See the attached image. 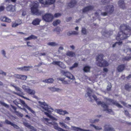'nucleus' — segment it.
<instances>
[{"label":"nucleus","instance_id":"obj_3","mask_svg":"<svg viewBox=\"0 0 131 131\" xmlns=\"http://www.w3.org/2000/svg\"><path fill=\"white\" fill-rule=\"evenodd\" d=\"M39 6L38 3L33 2L32 3V6L31 9V12L33 14L36 15H39L41 14L38 10Z\"/></svg>","mask_w":131,"mask_h":131},{"label":"nucleus","instance_id":"obj_46","mask_svg":"<svg viewBox=\"0 0 131 131\" xmlns=\"http://www.w3.org/2000/svg\"><path fill=\"white\" fill-rule=\"evenodd\" d=\"M5 9V7L3 6H0V12L3 11Z\"/></svg>","mask_w":131,"mask_h":131},{"label":"nucleus","instance_id":"obj_1","mask_svg":"<svg viewBox=\"0 0 131 131\" xmlns=\"http://www.w3.org/2000/svg\"><path fill=\"white\" fill-rule=\"evenodd\" d=\"M120 29L122 30L119 32L116 37L117 40L125 39L131 34L130 28L128 26L123 25L121 26Z\"/></svg>","mask_w":131,"mask_h":131},{"label":"nucleus","instance_id":"obj_5","mask_svg":"<svg viewBox=\"0 0 131 131\" xmlns=\"http://www.w3.org/2000/svg\"><path fill=\"white\" fill-rule=\"evenodd\" d=\"M42 18L45 21L48 22L51 21L53 18V16L50 14H46L42 16Z\"/></svg>","mask_w":131,"mask_h":131},{"label":"nucleus","instance_id":"obj_49","mask_svg":"<svg viewBox=\"0 0 131 131\" xmlns=\"http://www.w3.org/2000/svg\"><path fill=\"white\" fill-rule=\"evenodd\" d=\"M6 2H11L15 3L16 1V0H5Z\"/></svg>","mask_w":131,"mask_h":131},{"label":"nucleus","instance_id":"obj_14","mask_svg":"<svg viewBox=\"0 0 131 131\" xmlns=\"http://www.w3.org/2000/svg\"><path fill=\"white\" fill-rule=\"evenodd\" d=\"M103 56L102 54L99 55L96 58L97 64V63H101L102 62V61L104 60L103 59Z\"/></svg>","mask_w":131,"mask_h":131},{"label":"nucleus","instance_id":"obj_8","mask_svg":"<svg viewBox=\"0 0 131 131\" xmlns=\"http://www.w3.org/2000/svg\"><path fill=\"white\" fill-rule=\"evenodd\" d=\"M26 87L25 86H23V88L25 91L29 95H34L35 93V92L34 90L31 89L29 88H25L24 87Z\"/></svg>","mask_w":131,"mask_h":131},{"label":"nucleus","instance_id":"obj_25","mask_svg":"<svg viewBox=\"0 0 131 131\" xmlns=\"http://www.w3.org/2000/svg\"><path fill=\"white\" fill-rule=\"evenodd\" d=\"M93 8V7L91 6L87 7L85 8L83 10L84 12H85L88 11L92 10Z\"/></svg>","mask_w":131,"mask_h":131},{"label":"nucleus","instance_id":"obj_34","mask_svg":"<svg viewBox=\"0 0 131 131\" xmlns=\"http://www.w3.org/2000/svg\"><path fill=\"white\" fill-rule=\"evenodd\" d=\"M60 21L59 20H56L54 21H53V25L54 26H57L58 24H60Z\"/></svg>","mask_w":131,"mask_h":131},{"label":"nucleus","instance_id":"obj_20","mask_svg":"<svg viewBox=\"0 0 131 131\" xmlns=\"http://www.w3.org/2000/svg\"><path fill=\"white\" fill-rule=\"evenodd\" d=\"M40 20L38 18H36L32 22V24L34 25H36L39 24Z\"/></svg>","mask_w":131,"mask_h":131},{"label":"nucleus","instance_id":"obj_64","mask_svg":"<svg viewBox=\"0 0 131 131\" xmlns=\"http://www.w3.org/2000/svg\"><path fill=\"white\" fill-rule=\"evenodd\" d=\"M30 43V42H27V45L28 47H31L32 46L31 45H29V44Z\"/></svg>","mask_w":131,"mask_h":131},{"label":"nucleus","instance_id":"obj_48","mask_svg":"<svg viewBox=\"0 0 131 131\" xmlns=\"http://www.w3.org/2000/svg\"><path fill=\"white\" fill-rule=\"evenodd\" d=\"M54 31H56L57 32H59L60 29V27H57L54 30Z\"/></svg>","mask_w":131,"mask_h":131},{"label":"nucleus","instance_id":"obj_10","mask_svg":"<svg viewBox=\"0 0 131 131\" xmlns=\"http://www.w3.org/2000/svg\"><path fill=\"white\" fill-rule=\"evenodd\" d=\"M22 23L21 20L20 19L16 20L14 22H12V27H15L20 25Z\"/></svg>","mask_w":131,"mask_h":131},{"label":"nucleus","instance_id":"obj_30","mask_svg":"<svg viewBox=\"0 0 131 131\" xmlns=\"http://www.w3.org/2000/svg\"><path fill=\"white\" fill-rule=\"evenodd\" d=\"M78 63L75 62L72 66L70 67V70H72L74 68L77 67L78 66Z\"/></svg>","mask_w":131,"mask_h":131},{"label":"nucleus","instance_id":"obj_33","mask_svg":"<svg viewBox=\"0 0 131 131\" xmlns=\"http://www.w3.org/2000/svg\"><path fill=\"white\" fill-rule=\"evenodd\" d=\"M49 89H50L52 91L55 92L57 91L58 92L59 91H60V90L58 88H49Z\"/></svg>","mask_w":131,"mask_h":131},{"label":"nucleus","instance_id":"obj_41","mask_svg":"<svg viewBox=\"0 0 131 131\" xmlns=\"http://www.w3.org/2000/svg\"><path fill=\"white\" fill-rule=\"evenodd\" d=\"M113 104H114L116 106H117L118 107H121V105L120 104H119L117 102H116L114 101L113 102Z\"/></svg>","mask_w":131,"mask_h":131},{"label":"nucleus","instance_id":"obj_53","mask_svg":"<svg viewBox=\"0 0 131 131\" xmlns=\"http://www.w3.org/2000/svg\"><path fill=\"white\" fill-rule=\"evenodd\" d=\"M26 14V12L25 10H23L22 12V15L24 16Z\"/></svg>","mask_w":131,"mask_h":131},{"label":"nucleus","instance_id":"obj_61","mask_svg":"<svg viewBox=\"0 0 131 131\" xmlns=\"http://www.w3.org/2000/svg\"><path fill=\"white\" fill-rule=\"evenodd\" d=\"M20 96L23 97V98H24L25 99L27 100H30L28 98H27V97H25L24 96H23L22 95H20Z\"/></svg>","mask_w":131,"mask_h":131},{"label":"nucleus","instance_id":"obj_13","mask_svg":"<svg viewBox=\"0 0 131 131\" xmlns=\"http://www.w3.org/2000/svg\"><path fill=\"white\" fill-rule=\"evenodd\" d=\"M77 3L76 0H71L70 2L68 3V6L70 8H72L74 7Z\"/></svg>","mask_w":131,"mask_h":131},{"label":"nucleus","instance_id":"obj_4","mask_svg":"<svg viewBox=\"0 0 131 131\" xmlns=\"http://www.w3.org/2000/svg\"><path fill=\"white\" fill-rule=\"evenodd\" d=\"M92 97L97 102V103L98 104L101 105L104 107L105 111H107V112H112V110L111 109H108V108L107 106L105 103H102L101 101H99V99H97L96 96L95 95L93 96Z\"/></svg>","mask_w":131,"mask_h":131},{"label":"nucleus","instance_id":"obj_51","mask_svg":"<svg viewBox=\"0 0 131 131\" xmlns=\"http://www.w3.org/2000/svg\"><path fill=\"white\" fill-rule=\"evenodd\" d=\"M31 39H35L37 38V37L33 35L30 36Z\"/></svg>","mask_w":131,"mask_h":131},{"label":"nucleus","instance_id":"obj_37","mask_svg":"<svg viewBox=\"0 0 131 131\" xmlns=\"http://www.w3.org/2000/svg\"><path fill=\"white\" fill-rule=\"evenodd\" d=\"M20 79L22 80H26L27 77V76L25 75H20L19 76Z\"/></svg>","mask_w":131,"mask_h":131},{"label":"nucleus","instance_id":"obj_63","mask_svg":"<svg viewBox=\"0 0 131 131\" xmlns=\"http://www.w3.org/2000/svg\"><path fill=\"white\" fill-rule=\"evenodd\" d=\"M62 82L63 84H68V81H65L64 80Z\"/></svg>","mask_w":131,"mask_h":131},{"label":"nucleus","instance_id":"obj_19","mask_svg":"<svg viewBox=\"0 0 131 131\" xmlns=\"http://www.w3.org/2000/svg\"><path fill=\"white\" fill-rule=\"evenodd\" d=\"M58 113L60 114L64 115L66 114H68V113L66 111H63L61 109H58L57 110Z\"/></svg>","mask_w":131,"mask_h":131},{"label":"nucleus","instance_id":"obj_11","mask_svg":"<svg viewBox=\"0 0 131 131\" xmlns=\"http://www.w3.org/2000/svg\"><path fill=\"white\" fill-rule=\"evenodd\" d=\"M20 100V103H21L24 106L25 108H27L32 113L34 114L35 113V112L32 110L30 107L28 106L25 103V102L24 101L21 99Z\"/></svg>","mask_w":131,"mask_h":131},{"label":"nucleus","instance_id":"obj_15","mask_svg":"<svg viewBox=\"0 0 131 131\" xmlns=\"http://www.w3.org/2000/svg\"><path fill=\"white\" fill-rule=\"evenodd\" d=\"M1 19L2 21L7 23H10L11 21L10 19L8 18L6 16H2L1 18Z\"/></svg>","mask_w":131,"mask_h":131},{"label":"nucleus","instance_id":"obj_50","mask_svg":"<svg viewBox=\"0 0 131 131\" xmlns=\"http://www.w3.org/2000/svg\"><path fill=\"white\" fill-rule=\"evenodd\" d=\"M11 106L12 107V108L14 110L15 113L16 112V111H17V108L16 107L12 105H11Z\"/></svg>","mask_w":131,"mask_h":131},{"label":"nucleus","instance_id":"obj_58","mask_svg":"<svg viewBox=\"0 0 131 131\" xmlns=\"http://www.w3.org/2000/svg\"><path fill=\"white\" fill-rule=\"evenodd\" d=\"M111 85H109L107 86V89L108 91H110L111 88Z\"/></svg>","mask_w":131,"mask_h":131},{"label":"nucleus","instance_id":"obj_56","mask_svg":"<svg viewBox=\"0 0 131 131\" xmlns=\"http://www.w3.org/2000/svg\"><path fill=\"white\" fill-rule=\"evenodd\" d=\"M72 19V17H71L67 18L66 19V21L67 22L70 21Z\"/></svg>","mask_w":131,"mask_h":131},{"label":"nucleus","instance_id":"obj_38","mask_svg":"<svg viewBox=\"0 0 131 131\" xmlns=\"http://www.w3.org/2000/svg\"><path fill=\"white\" fill-rule=\"evenodd\" d=\"M93 126L96 130H99L102 129V128L101 127L96 126L94 125H93Z\"/></svg>","mask_w":131,"mask_h":131},{"label":"nucleus","instance_id":"obj_59","mask_svg":"<svg viewBox=\"0 0 131 131\" xmlns=\"http://www.w3.org/2000/svg\"><path fill=\"white\" fill-rule=\"evenodd\" d=\"M31 39V37L30 36H29V37H27V38H25V40H30Z\"/></svg>","mask_w":131,"mask_h":131},{"label":"nucleus","instance_id":"obj_62","mask_svg":"<svg viewBox=\"0 0 131 131\" xmlns=\"http://www.w3.org/2000/svg\"><path fill=\"white\" fill-rule=\"evenodd\" d=\"M0 74H3L5 75H6V73L5 72H4L2 71H1L0 72Z\"/></svg>","mask_w":131,"mask_h":131},{"label":"nucleus","instance_id":"obj_36","mask_svg":"<svg viewBox=\"0 0 131 131\" xmlns=\"http://www.w3.org/2000/svg\"><path fill=\"white\" fill-rule=\"evenodd\" d=\"M19 101V99H17L14 101V103L19 108H21V107H20L18 105L19 104V102H17V101Z\"/></svg>","mask_w":131,"mask_h":131},{"label":"nucleus","instance_id":"obj_9","mask_svg":"<svg viewBox=\"0 0 131 131\" xmlns=\"http://www.w3.org/2000/svg\"><path fill=\"white\" fill-rule=\"evenodd\" d=\"M109 64L106 60H104L101 63H97V65L100 67H106L108 66Z\"/></svg>","mask_w":131,"mask_h":131},{"label":"nucleus","instance_id":"obj_31","mask_svg":"<svg viewBox=\"0 0 131 131\" xmlns=\"http://www.w3.org/2000/svg\"><path fill=\"white\" fill-rule=\"evenodd\" d=\"M72 128L75 131H82V129L80 128L79 127H76L74 126H72Z\"/></svg>","mask_w":131,"mask_h":131},{"label":"nucleus","instance_id":"obj_24","mask_svg":"<svg viewBox=\"0 0 131 131\" xmlns=\"http://www.w3.org/2000/svg\"><path fill=\"white\" fill-rule=\"evenodd\" d=\"M59 124L61 127L67 129H69V127L64 123L60 122L59 123Z\"/></svg>","mask_w":131,"mask_h":131},{"label":"nucleus","instance_id":"obj_44","mask_svg":"<svg viewBox=\"0 0 131 131\" xmlns=\"http://www.w3.org/2000/svg\"><path fill=\"white\" fill-rule=\"evenodd\" d=\"M5 123L8 124L12 126V124L13 123H11L10 121H9L8 119H6L5 120Z\"/></svg>","mask_w":131,"mask_h":131},{"label":"nucleus","instance_id":"obj_17","mask_svg":"<svg viewBox=\"0 0 131 131\" xmlns=\"http://www.w3.org/2000/svg\"><path fill=\"white\" fill-rule=\"evenodd\" d=\"M66 55L68 56L71 57H75V54L74 52L70 51H68L67 52Z\"/></svg>","mask_w":131,"mask_h":131},{"label":"nucleus","instance_id":"obj_45","mask_svg":"<svg viewBox=\"0 0 131 131\" xmlns=\"http://www.w3.org/2000/svg\"><path fill=\"white\" fill-rule=\"evenodd\" d=\"M61 15V14L60 13H56L54 14V17H58Z\"/></svg>","mask_w":131,"mask_h":131},{"label":"nucleus","instance_id":"obj_2","mask_svg":"<svg viewBox=\"0 0 131 131\" xmlns=\"http://www.w3.org/2000/svg\"><path fill=\"white\" fill-rule=\"evenodd\" d=\"M41 104L43 108L44 109L45 111H46V112H44L45 114L50 119L53 120H55L56 118L50 115L51 112V111L53 109L50 108V106H48V105L45 102H41Z\"/></svg>","mask_w":131,"mask_h":131},{"label":"nucleus","instance_id":"obj_27","mask_svg":"<svg viewBox=\"0 0 131 131\" xmlns=\"http://www.w3.org/2000/svg\"><path fill=\"white\" fill-rule=\"evenodd\" d=\"M30 68V67L29 66H24L19 68V69H20L21 70L23 71H27L29 70Z\"/></svg>","mask_w":131,"mask_h":131},{"label":"nucleus","instance_id":"obj_7","mask_svg":"<svg viewBox=\"0 0 131 131\" xmlns=\"http://www.w3.org/2000/svg\"><path fill=\"white\" fill-rule=\"evenodd\" d=\"M39 2L44 5H50L53 4L55 0H39Z\"/></svg>","mask_w":131,"mask_h":131},{"label":"nucleus","instance_id":"obj_16","mask_svg":"<svg viewBox=\"0 0 131 131\" xmlns=\"http://www.w3.org/2000/svg\"><path fill=\"white\" fill-rule=\"evenodd\" d=\"M104 130L105 131H114V129L112 127L110 126L106 125L104 127Z\"/></svg>","mask_w":131,"mask_h":131},{"label":"nucleus","instance_id":"obj_22","mask_svg":"<svg viewBox=\"0 0 131 131\" xmlns=\"http://www.w3.org/2000/svg\"><path fill=\"white\" fill-rule=\"evenodd\" d=\"M51 63L54 65H57L60 67H62L61 65L63 64L62 62L60 61H53Z\"/></svg>","mask_w":131,"mask_h":131},{"label":"nucleus","instance_id":"obj_43","mask_svg":"<svg viewBox=\"0 0 131 131\" xmlns=\"http://www.w3.org/2000/svg\"><path fill=\"white\" fill-rule=\"evenodd\" d=\"M48 44V45L51 46H55L56 45L55 43L53 42H49Z\"/></svg>","mask_w":131,"mask_h":131},{"label":"nucleus","instance_id":"obj_23","mask_svg":"<svg viewBox=\"0 0 131 131\" xmlns=\"http://www.w3.org/2000/svg\"><path fill=\"white\" fill-rule=\"evenodd\" d=\"M125 68V66L123 65H121L118 66L117 68V70L119 72H121Z\"/></svg>","mask_w":131,"mask_h":131},{"label":"nucleus","instance_id":"obj_39","mask_svg":"<svg viewBox=\"0 0 131 131\" xmlns=\"http://www.w3.org/2000/svg\"><path fill=\"white\" fill-rule=\"evenodd\" d=\"M15 113H16V114L18 116L21 117H22L23 116V114H21L18 111H16Z\"/></svg>","mask_w":131,"mask_h":131},{"label":"nucleus","instance_id":"obj_35","mask_svg":"<svg viewBox=\"0 0 131 131\" xmlns=\"http://www.w3.org/2000/svg\"><path fill=\"white\" fill-rule=\"evenodd\" d=\"M0 104H1L2 105L8 108L9 107L8 105L6 104L3 102L0 101Z\"/></svg>","mask_w":131,"mask_h":131},{"label":"nucleus","instance_id":"obj_21","mask_svg":"<svg viewBox=\"0 0 131 131\" xmlns=\"http://www.w3.org/2000/svg\"><path fill=\"white\" fill-rule=\"evenodd\" d=\"M91 68V67L86 65L85 66L83 69L84 71L85 72H90V69Z\"/></svg>","mask_w":131,"mask_h":131},{"label":"nucleus","instance_id":"obj_42","mask_svg":"<svg viewBox=\"0 0 131 131\" xmlns=\"http://www.w3.org/2000/svg\"><path fill=\"white\" fill-rule=\"evenodd\" d=\"M87 31L85 28H82V34H86L87 33Z\"/></svg>","mask_w":131,"mask_h":131},{"label":"nucleus","instance_id":"obj_26","mask_svg":"<svg viewBox=\"0 0 131 131\" xmlns=\"http://www.w3.org/2000/svg\"><path fill=\"white\" fill-rule=\"evenodd\" d=\"M118 4L123 9L124 8L125 4L124 3L123 1L122 0L118 2Z\"/></svg>","mask_w":131,"mask_h":131},{"label":"nucleus","instance_id":"obj_47","mask_svg":"<svg viewBox=\"0 0 131 131\" xmlns=\"http://www.w3.org/2000/svg\"><path fill=\"white\" fill-rule=\"evenodd\" d=\"M12 126H13L14 128L17 129H18L19 128V127L17 125L14 124L13 123L12 124Z\"/></svg>","mask_w":131,"mask_h":131},{"label":"nucleus","instance_id":"obj_18","mask_svg":"<svg viewBox=\"0 0 131 131\" xmlns=\"http://www.w3.org/2000/svg\"><path fill=\"white\" fill-rule=\"evenodd\" d=\"M49 124H50L51 125H53L54 128L56 130H57L59 131H60V129L61 128L58 127V126L57 124L56 123H49Z\"/></svg>","mask_w":131,"mask_h":131},{"label":"nucleus","instance_id":"obj_54","mask_svg":"<svg viewBox=\"0 0 131 131\" xmlns=\"http://www.w3.org/2000/svg\"><path fill=\"white\" fill-rule=\"evenodd\" d=\"M26 126L29 128H30L31 129H33L34 128V127L32 126H31L30 125H28Z\"/></svg>","mask_w":131,"mask_h":131},{"label":"nucleus","instance_id":"obj_60","mask_svg":"<svg viewBox=\"0 0 131 131\" xmlns=\"http://www.w3.org/2000/svg\"><path fill=\"white\" fill-rule=\"evenodd\" d=\"M125 113L126 115L129 116V114L128 112L127 111H125Z\"/></svg>","mask_w":131,"mask_h":131},{"label":"nucleus","instance_id":"obj_29","mask_svg":"<svg viewBox=\"0 0 131 131\" xmlns=\"http://www.w3.org/2000/svg\"><path fill=\"white\" fill-rule=\"evenodd\" d=\"M78 34V33L77 32L73 31L68 32L67 33V35L68 36H70L72 35H77Z\"/></svg>","mask_w":131,"mask_h":131},{"label":"nucleus","instance_id":"obj_28","mask_svg":"<svg viewBox=\"0 0 131 131\" xmlns=\"http://www.w3.org/2000/svg\"><path fill=\"white\" fill-rule=\"evenodd\" d=\"M54 80L52 78H50L48 79L45 80H43V81L44 82L49 83H52L54 81Z\"/></svg>","mask_w":131,"mask_h":131},{"label":"nucleus","instance_id":"obj_57","mask_svg":"<svg viewBox=\"0 0 131 131\" xmlns=\"http://www.w3.org/2000/svg\"><path fill=\"white\" fill-rule=\"evenodd\" d=\"M103 71L104 72H108V70L107 68H104L103 69Z\"/></svg>","mask_w":131,"mask_h":131},{"label":"nucleus","instance_id":"obj_40","mask_svg":"<svg viewBox=\"0 0 131 131\" xmlns=\"http://www.w3.org/2000/svg\"><path fill=\"white\" fill-rule=\"evenodd\" d=\"M122 44V42H116L114 44H113V47H114L116 46L117 45H120Z\"/></svg>","mask_w":131,"mask_h":131},{"label":"nucleus","instance_id":"obj_55","mask_svg":"<svg viewBox=\"0 0 131 131\" xmlns=\"http://www.w3.org/2000/svg\"><path fill=\"white\" fill-rule=\"evenodd\" d=\"M99 121L98 119H96L94 120H92L91 122L92 123H96L98 122Z\"/></svg>","mask_w":131,"mask_h":131},{"label":"nucleus","instance_id":"obj_52","mask_svg":"<svg viewBox=\"0 0 131 131\" xmlns=\"http://www.w3.org/2000/svg\"><path fill=\"white\" fill-rule=\"evenodd\" d=\"M58 80L61 81L62 82L64 80L65 78H58L57 79Z\"/></svg>","mask_w":131,"mask_h":131},{"label":"nucleus","instance_id":"obj_6","mask_svg":"<svg viewBox=\"0 0 131 131\" xmlns=\"http://www.w3.org/2000/svg\"><path fill=\"white\" fill-rule=\"evenodd\" d=\"M61 73L63 75L66 76L69 79L71 80H74L75 78L73 75L70 72H66L64 70H62Z\"/></svg>","mask_w":131,"mask_h":131},{"label":"nucleus","instance_id":"obj_12","mask_svg":"<svg viewBox=\"0 0 131 131\" xmlns=\"http://www.w3.org/2000/svg\"><path fill=\"white\" fill-rule=\"evenodd\" d=\"M6 10L8 11L13 12L15 11L14 7L12 5H9L6 8Z\"/></svg>","mask_w":131,"mask_h":131},{"label":"nucleus","instance_id":"obj_32","mask_svg":"<svg viewBox=\"0 0 131 131\" xmlns=\"http://www.w3.org/2000/svg\"><path fill=\"white\" fill-rule=\"evenodd\" d=\"M108 8H107V11L109 12L110 13H112L113 10V6H108Z\"/></svg>","mask_w":131,"mask_h":131}]
</instances>
